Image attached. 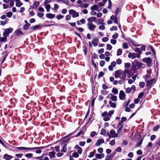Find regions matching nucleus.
Returning a JSON list of instances; mask_svg holds the SVG:
<instances>
[{
	"mask_svg": "<svg viewBox=\"0 0 160 160\" xmlns=\"http://www.w3.org/2000/svg\"><path fill=\"white\" fill-rule=\"evenodd\" d=\"M122 53V50L120 49H119L118 50L117 52V56H119L121 55Z\"/></svg>",
	"mask_w": 160,
	"mask_h": 160,
	"instance_id": "obj_37",
	"label": "nucleus"
},
{
	"mask_svg": "<svg viewBox=\"0 0 160 160\" xmlns=\"http://www.w3.org/2000/svg\"><path fill=\"white\" fill-rule=\"evenodd\" d=\"M122 47L123 48L125 49H127L128 48V44L126 42L122 44Z\"/></svg>",
	"mask_w": 160,
	"mask_h": 160,
	"instance_id": "obj_39",
	"label": "nucleus"
},
{
	"mask_svg": "<svg viewBox=\"0 0 160 160\" xmlns=\"http://www.w3.org/2000/svg\"><path fill=\"white\" fill-rule=\"evenodd\" d=\"M41 147H35V148H27L25 147H18L17 148L18 149L23 150H34L35 149L40 148Z\"/></svg>",
	"mask_w": 160,
	"mask_h": 160,
	"instance_id": "obj_6",
	"label": "nucleus"
},
{
	"mask_svg": "<svg viewBox=\"0 0 160 160\" xmlns=\"http://www.w3.org/2000/svg\"><path fill=\"white\" fill-rule=\"evenodd\" d=\"M87 27L89 30L93 31L95 30L96 28V26L92 23L88 22L87 23Z\"/></svg>",
	"mask_w": 160,
	"mask_h": 160,
	"instance_id": "obj_5",
	"label": "nucleus"
},
{
	"mask_svg": "<svg viewBox=\"0 0 160 160\" xmlns=\"http://www.w3.org/2000/svg\"><path fill=\"white\" fill-rule=\"evenodd\" d=\"M98 151L100 153H102L103 152V149L102 148H100L98 149Z\"/></svg>",
	"mask_w": 160,
	"mask_h": 160,
	"instance_id": "obj_61",
	"label": "nucleus"
},
{
	"mask_svg": "<svg viewBox=\"0 0 160 160\" xmlns=\"http://www.w3.org/2000/svg\"><path fill=\"white\" fill-rule=\"evenodd\" d=\"M155 82V80L154 79L149 80L147 82L146 86L149 88L150 87L153 83Z\"/></svg>",
	"mask_w": 160,
	"mask_h": 160,
	"instance_id": "obj_13",
	"label": "nucleus"
},
{
	"mask_svg": "<svg viewBox=\"0 0 160 160\" xmlns=\"http://www.w3.org/2000/svg\"><path fill=\"white\" fill-rule=\"evenodd\" d=\"M102 88L106 90L108 88V87L105 84H103Z\"/></svg>",
	"mask_w": 160,
	"mask_h": 160,
	"instance_id": "obj_63",
	"label": "nucleus"
},
{
	"mask_svg": "<svg viewBox=\"0 0 160 160\" xmlns=\"http://www.w3.org/2000/svg\"><path fill=\"white\" fill-rule=\"evenodd\" d=\"M105 26L104 25V24H101L99 26V27H98V28L99 29L101 30H104L105 29Z\"/></svg>",
	"mask_w": 160,
	"mask_h": 160,
	"instance_id": "obj_38",
	"label": "nucleus"
},
{
	"mask_svg": "<svg viewBox=\"0 0 160 160\" xmlns=\"http://www.w3.org/2000/svg\"><path fill=\"white\" fill-rule=\"evenodd\" d=\"M97 20V18L94 17H92L90 18H89L87 19V21L88 22L92 23L93 21H94L96 22Z\"/></svg>",
	"mask_w": 160,
	"mask_h": 160,
	"instance_id": "obj_17",
	"label": "nucleus"
},
{
	"mask_svg": "<svg viewBox=\"0 0 160 160\" xmlns=\"http://www.w3.org/2000/svg\"><path fill=\"white\" fill-rule=\"evenodd\" d=\"M104 117V118H103V120L105 121H107L110 120V118L109 116H107Z\"/></svg>",
	"mask_w": 160,
	"mask_h": 160,
	"instance_id": "obj_40",
	"label": "nucleus"
},
{
	"mask_svg": "<svg viewBox=\"0 0 160 160\" xmlns=\"http://www.w3.org/2000/svg\"><path fill=\"white\" fill-rule=\"evenodd\" d=\"M89 1L88 0H85L82 1L81 0H78L77 3L79 4V6L81 8H87L89 5Z\"/></svg>",
	"mask_w": 160,
	"mask_h": 160,
	"instance_id": "obj_2",
	"label": "nucleus"
},
{
	"mask_svg": "<svg viewBox=\"0 0 160 160\" xmlns=\"http://www.w3.org/2000/svg\"><path fill=\"white\" fill-rule=\"evenodd\" d=\"M135 62L136 63V65L137 67L140 68L141 67L142 65V64L141 62H139L138 61H135Z\"/></svg>",
	"mask_w": 160,
	"mask_h": 160,
	"instance_id": "obj_33",
	"label": "nucleus"
},
{
	"mask_svg": "<svg viewBox=\"0 0 160 160\" xmlns=\"http://www.w3.org/2000/svg\"><path fill=\"white\" fill-rule=\"evenodd\" d=\"M142 61L143 62L147 63L148 67L151 66V64L152 62L151 58L148 57L147 58H143L142 59Z\"/></svg>",
	"mask_w": 160,
	"mask_h": 160,
	"instance_id": "obj_8",
	"label": "nucleus"
},
{
	"mask_svg": "<svg viewBox=\"0 0 160 160\" xmlns=\"http://www.w3.org/2000/svg\"><path fill=\"white\" fill-rule=\"evenodd\" d=\"M12 31L13 29L12 28H10L6 29L4 30V32L3 33V35L7 37L10 33L12 32Z\"/></svg>",
	"mask_w": 160,
	"mask_h": 160,
	"instance_id": "obj_4",
	"label": "nucleus"
},
{
	"mask_svg": "<svg viewBox=\"0 0 160 160\" xmlns=\"http://www.w3.org/2000/svg\"><path fill=\"white\" fill-rule=\"evenodd\" d=\"M98 42L99 40L98 39H97L96 38H94L92 41V42L94 47H96L98 46Z\"/></svg>",
	"mask_w": 160,
	"mask_h": 160,
	"instance_id": "obj_15",
	"label": "nucleus"
},
{
	"mask_svg": "<svg viewBox=\"0 0 160 160\" xmlns=\"http://www.w3.org/2000/svg\"><path fill=\"white\" fill-rule=\"evenodd\" d=\"M108 2H109V5L108 7V8L110 9H111L112 3V2L111 1V0H108Z\"/></svg>",
	"mask_w": 160,
	"mask_h": 160,
	"instance_id": "obj_53",
	"label": "nucleus"
},
{
	"mask_svg": "<svg viewBox=\"0 0 160 160\" xmlns=\"http://www.w3.org/2000/svg\"><path fill=\"white\" fill-rule=\"evenodd\" d=\"M41 148H38V149H37V150L36 151H35V152L36 153H37V154H40L42 152V151L41 150H40V149L41 148H42V147H41Z\"/></svg>",
	"mask_w": 160,
	"mask_h": 160,
	"instance_id": "obj_48",
	"label": "nucleus"
},
{
	"mask_svg": "<svg viewBox=\"0 0 160 160\" xmlns=\"http://www.w3.org/2000/svg\"><path fill=\"white\" fill-rule=\"evenodd\" d=\"M140 56H139V55H138L137 53L129 52L128 55V57L129 58H131L133 59L136 58H140Z\"/></svg>",
	"mask_w": 160,
	"mask_h": 160,
	"instance_id": "obj_9",
	"label": "nucleus"
},
{
	"mask_svg": "<svg viewBox=\"0 0 160 160\" xmlns=\"http://www.w3.org/2000/svg\"><path fill=\"white\" fill-rule=\"evenodd\" d=\"M29 14L30 16H33L35 15V13L32 10L29 11Z\"/></svg>",
	"mask_w": 160,
	"mask_h": 160,
	"instance_id": "obj_58",
	"label": "nucleus"
},
{
	"mask_svg": "<svg viewBox=\"0 0 160 160\" xmlns=\"http://www.w3.org/2000/svg\"><path fill=\"white\" fill-rule=\"evenodd\" d=\"M41 26L40 25H37L34 26L33 27V30L36 29H39L41 28Z\"/></svg>",
	"mask_w": 160,
	"mask_h": 160,
	"instance_id": "obj_52",
	"label": "nucleus"
},
{
	"mask_svg": "<svg viewBox=\"0 0 160 160\" xmlns=\"http://www.w3.org/2000/svg\"><path fill=\"white\" fill-rule=\"evenodd\" d=\"M16 34L17 35H22L23 34L22 32L20 29H18L16 31Z\"/></svg>",
	"mask_w": 160,
	"mask_h": 160,
	"instance_id": "obj_36",
	"label": "nucleus"
},
{
	"mask_svg": "<svg viewBox=\"0 0 160 160\" xmlns=\"http://www.w3.org/2000/svg\"><path fill=\"white\" fill-rule=\"evenodd\" d=\"M110 42L112 44L115 45L117 43V40L115 39H111Z\"/></svg>",
	"mask_w": 160,
	"mask_h": 160,
	"instance_id": "obj_46",
	"label": "nucleus"
},
{
	"mask_svg": "<svg viewBox=\"0 0 160 160\" xmlns=\"http://www.w3.org/2000/svg\"><path fill=\"white\" fill-rule=\"evenodd\" d=\"M118 36V34L117 33H115L114 34H113L112 36V38H113L116 39L117 38Z\"/></svg>",
	"mask_w": 160,
	"mask_h": 160,
	"instance_id": "obj_54",
	"label": "nucleus"
},
{
	"mask_svg": "<svg viewBox=\"0 0 160 160\" xmlns=\"http://www.w3.org/2000/svg\"><path fill=\"white\" fill-rule=\"evenodd\" d=\"M55 15L51 13H48L46 14V17L49 19H52L54 18Z\"/></svg>",
	"mask_w": 160,
	"mask_h": 160,
	"instance_id": "obj_16",
	"label": "nucleus"
},
{
	"mask_svg": "<svg viewBox=\"0 0 160 160\" xmlns=\"http://www.w3.org/2000/svg\"><path fill=\"white\" fill-rule=\"evenodd\" d=\"M30 25V24L29 23H27V24H26L25 25H24L23 28L25 30H27L28 28V27Z\"/></svg>",
	"mask_w": 160,
	"mask_h": 160,
	"instance_id": "obj_41",
	"label": "nucleus"
},
{
	"mask_svg": "<svg viewBox=\"0 0 160 160\" xmlns=\"http://www.w3.org/2000/svg\"><path fill=\"white\" fill-rule=\"evenodd\" d=\"M110 98L112 99V101L114 102H116L117 101V97L114 96H113L112 97H111Z\"/></svg>",
	"mask_w": 160,
	"mask_h": 160,
	"instance_id": "obj_43",
	"label": "nucleus"
},
{
	"mask_svg": "<svg viewBox=\"0 0 160 160\" xmlns=\"http://www.w3.org/2000/svg\"><path fill=\"white\" fill-rule=\"evenodd\" d=\"M104 52V49L103 48H102L99 50L98 51V53L99 54H101Z\"/></svg>",
	"mask_w": 160,
	"mask_h": 160,
	"instance_id": "obj_59",
	"label": "nucleus"
},
{
	"mask_svg": "<svg viewBox=\"0 0 160 160\" xmlns=\"http://www.w3.org/2000/svg\"><path fill=\"white\" fill-rule=\"evenodd\" d=\"M13 157L12 156L9 155L7 154H5L3 157V158L6 160H10Z\"/></svg>",
	"mask_w": 160,
	"mask_h": 160,
	"instance_id": "obj_18",
	"label": "nucleus"
},
{
	"mask_svg": "<svg viewBox=\"0 0 160 160\" xmlns=\"http://www.w3.org/2000/svg\"><path fill=\"white\" fill-rule=\"evenodd\" d=\"M119 98L120 100H125L126 99V94L123 91H121L119 94Z\"/></svg>",
	"mask_w": 160,
	"mask_h": 160,
	"instance_id": "obj_11",
	"label": "nucleus"
},
{
	"mask_svg": "<svg viewBox=\"0 0 160 160\" xmlns=\"http://www.w3.org/2000/svg\"><path fill=\"white\" fill-rule=\"evenodd\" d=\"M105 63V62L103 60L101 61L99 63L100 66L102 67H103L104 66Z\"/></svg>",
	"mask_w": 160,
	"mask_h": 160,
	"instance_id": "obj_55",
	"label": "nucleus"
},
{
	"mask_svg": "<svg viewBox=\"0 0 160 160\" xmlns=\"http://www.w3.org/2000/svg\"><path fill=\"white\" fill-rule=\"evenodd\" d=\"M33 156V154L31 153H28L26 154L25 156L28 158H30Z\"/></svg>",
	"mask_w": 160,
	"mask_h": 160,
	"instance_id": "obj_44",
	"label": "nucleus"
},
{
	"mask_svg": "<svg viewBox=\"0 0 160 160\" xmlns=\"http://www.w3.org/2000/svg\"><path fill=\"white\" fill-rule=\"evenodd\" d=\"M104 140L102 139H98L95 143V145L97 146H99L101 144L104 143Z\"/></svg>",
	"mask_w": 160,
	"mask_h": 160,
	"instance_id": "obj_14",
	"label": "nucleus"
},
{
	"mask_svg": "<svg viewBox=\"0 0 160 160\" xmlns=\"http://www.w3.org/2000/svg\"><path fill=\"white\" fill-rule=\"evenodd\" d=\"M134 50L135 52H138V53H137V54L138 55H139V56H140L142 51L140 50V49L138 48H136Z\"/></svg>",
	"mask_w": 160,
	"mask_h": 160,
	"instance_id": "obj_27",
	"label": "nucleus"
},
{
	"mask_svg": "<svg viewBox=\"0 0 160 160\" xmlns=\"http://www.w3.org/2000/svg\"><path fill=\"white\" fill-rule=\"evenodd\" d=\"M12 13L11 12H8L6 13V15L8 18H10L12 15Z\"/></svg>",
	"mask_w": 160,
	"mask_h": 160,
	"instance_id": "obj_34",
	"label": "nucleus"
},
{
	"mask_svg": "<svg viewBox=\"0 0 160 160\" xmlns=\"http://www.w3.org/2000/svg\"><path fill=\"white\" fill-rule=\"evenodd\" d=\"M67 150V145H64L62 147V149L61 150L62 152H65Z\"/></svg>",
	"mask_w": 160,
	"mask_h": 160,
	"instance_id": "obj_32",
	"label": "nucleus"
},
{
	"mask_svg": "<svg viewBox=\"0 0 160 160\" xmlns=\"http://www.w3.org/2000/svg\"><path fill=\"white\" fill-rule=\"evenodd\" d=\"M106 133V131L104 129H102L100 132V134L103 135H105Z\"/></svg>",
	"mask_w": 160,
	"mask_h": 160,
	"instance_id": "obj_35",
	"label": "nucleus"
},
{
	"mask_svg": "<svg viewBox=\"0 0 160 160\" xmlns=\"http://www.w3.org/2000/svg\"><path fill=\"white\" fill-rule=\"evenodd\" d=\"M131 91V88H128L126 89L125 92L127 93H129Z\"/></svg>",
	"mask_w": 160,
	"mask_h": 160,
	"instance_id": "obj_50",
	"label": "nucleus"
},
{
	"mask_svg": "<svg viewBox=\"0 0 160 160\" xmlns=\"http://www.w3.org/2000/svg\"><path fill=\"white\" fill-rule=\"evenodd\" d=\"M9 21V19L8 18H6L4 21H1L0 23L1 25L4 26L6 23H7Z\"/></svg>",
	"mask_w": 160,
	"mask_h": 160,
	"instance_id": "obj_25",
	"label": "nucleus"
},
{
	"mask_svg": "<svg viewBox=\"0 0 160 160\" xmlns=\"http://www.w3.org/2000/svg\"><path fill=\"white\" fill-rule=\"evenodd\" d=\"M116 153V152H114L112 154L107 156L106 157L105 160H112Z\"/></svg>",
	"mask_w": 160,
	"mask_h": 160,
	"instance_id": "obj_12",
	"label": "nucleus"
},
{
	"mask_svg": "<svg viewBox=\"0 0 160 160\" xmlns=\"http://www.w3.org/2000/svg\"><path fill=\"white\" fill-rule=\"evenodd\" d=\"M108 39H109V38L108 37H105L103 38H102V40L103 42H106L108 40Z\"/></svg>",
	"mask_w": 160,
	"mask_h": 160,
	"instance_id": "obj_56",
	"label": "nucleus"
},
{
	"mask_svg": "<svg viewBox=\"0 0 160 160\" xmlns=\"http://www.w3.org/2000/svg\"><path fill=\"white\" fill-rule=\"evenodd\" d=\"M7 37L3 36V37H0V42H5L7 39Z\"/></svg>",
	"mask_w": 160,
	"mask_h": 160,
	"instance_id": "obj_29",
	"label": "nucleus"
},
{
	"mask_svg": "<svg viewBox=\"0 0 160 160\" xmlns=\"http://www.w3.org/2000/svg\"><path fill=\"white\" fill-rule=\"evenodd\" d=\"M107 135L108 136L109 138H116L118 136V133H117L116 131L112 129L110 130V133H108Z\"/></svg>",
	"mask_w": 160,
	"mask_h": 160,
	"instance_id": "obj_3",
	"label": "nucleus"
},
{
	"mask_svg": "<svg viewBox=\"0 0 160 160\" xmlns=\"http://www.w3.org/2000/svg\"><path fill=\"white\" fill-rule=\"evenodd\" d=\"M38 10L40 12H44V9L42 7H39L38 9Z\"/></svg>",
	"mask_w": 160,
	"mask_h": 160,
	"instance_id": "obj_64",
	"label": "nucleus"
},
{
	"mask_svg": "<svg viewBox=\"0 0 160 160\" xmlns=\"http://www.w3.org/2000/svg\"><path fill=\"white\" fill-rule=\"evenodd\" d=\"M145 85V83L143 82H140L139 83V86L142 88L144 87Z\"/></svg>",
	"mask_w": 160,
	"mask_h": 160,
	"instance_id": "obj_51",
	"label": "nucleus"
},
{
	"mask_svg": "<svg viewBox=\"0 0 160 160\" xmlns=\"http://www.w3.org/2000/svg\"><path fill=\"white\" fill-rule=\"evenodd\" d=\"M112 47L110 44H108L107 45V49L110 50L112 49Z\"/></svg>",
	"mask_w": 160,
	"mask_h": 160,
	"instance_id": "obj_45",
	"label": "nucleus"
},
{
	"mask_svg": "<svg viewBox=\"0 0 160 160\" xmlns=\"http://www.w3.org/2000/svg\"><path fill=\"white\" fill-rule=\"evenodd\" d=\"M109 103L110 104V106L113 108H115L116 107V105L115 103L112 102L111 101H109Z\"/></svg>",
	"mask_w": 160,
	"mask_h": 160,
	"instance_id": "obj_30",
	"label": "nucleus"
},
{
	"mask_svg": "<svg viewBox=\"0 0 160 160\" xmlns=\"http://www.w3.org/2000/svg\"><path fill=\"white\" fill-rule=\"evenodd\" d=\"M43 4L46 9L47 12H49L51 8L50 5L49 4H48V3L45 4L44 3H43Z\"/></svg>",
	"mask_w": 160,
	"mask_h": 160,
	"instance_id": "obj_23",
	"label": "nucleus"
},
{
	"mask_svg": "<svg viewBox=\"0 0 160 160\" xmlns=\"http://www.w3.org/2000/svg\"><path fill=\"white\" fill-rule=\"evenodd\" d=\"M37 15L39 18H42L44 16V14L42 13L38 12L37 13Z\"/></svg>",
	"mask_w": 160,
	"mask_h": 160,
	"instance_id": "obj_49",
	"label": "nucleus"
},
{
	"mask_svg": "<svg viewBox=\"0 0 160 160\" xmlns=\"http://www.w3.org/2000/svg\"><path fill=\"white\" fill-rule=\"evenodd\" d=\"M160 127L159 125H157L155 127L153 128V130L154 131H157L158 130L159 128Z\"/></svg>",
	"mask_w": 160,
	"mask_h": 160,
	"instance_id": "obj_62",
	"label": "nucleus"
},
{
	"mask_svg": "<svg viewBox=\"0 0 160 160\" xmlns=\"http://www.w3.org/2000/svg\"><path fill=\"white\" fill-rule=\"evenodd\" d=\"M39 5V3L38 1H35L34 2L32 7L33 8H37Z\"/></svg>",
	"mask_w": 160,
	"mask_h": 160,
	"instance_id": "obj_28",
	"label": "nucleus"
},
{
	"mask_svg": "<svg viewBox=\"0 0 160 160\" xmlns=\"http://www.w3.org/2000/svg\"><path fill=\"white\" fill-rule=\"evenodd\" d=\"M127 70L124 71H122L121 70H118L115 72V77L116 78H119L121 79L124 80L126 77V73L127 72Z\"/></svg>",
	"mask_w": 160,
	"mask_h": 160,
	"instance_id": "obj_1",
	"label": "nucleus"
},
{
	"mask_svg": "<svg viewBox=\"0 0 160 160\" xmlns=\"http://www.w3.org/2000/svg\"><path fill=\"white\" fill-rule=\"evenodd\" d=\"M105 155L104 153L101 154H95V158L97 159H100L104 157Z\"/></svg>",
	"mask_w": 160,
	"mask_h": 160,
	"instance_id": "obj_19",
	"label": "nucleus"
},
{
	"mask_svg": "<svg viewBox=\"0 0 160 160\" xmlns=\"http://www.w3.org/2000/svg\"><path fill=\"white\" fill-rule=\"evenodd\" d=\"M114 111L111 110L108 113L107 111H105L102 114V116L105 117L107 116H108L109 117H111V116L113 114Z\"/></svg>",
	"mask_w": 160,
	"mask_h": 160,
	"instance_id": "obj_10",
	"label": "nucleus"
},
{
	"mask_svg": "<svg viewBox=\"0 0 160 160\" xmlns=\"http://www.w3.org/2000/svg\"><path fill=\"white\" fill-rule=\"evenodd\" d=\"M99 7L97 5H94L91 8V11L97 10L98 11Z\"/></svg>",
	"mask_w": 160,
	"mask_h": 160,
	"instance_id": "obj_24",
	"label": "nucleus"
},
{
	"mask_svg": "<svg viewBox=\"0 0 160 160\" xmlns=\"http://www.w3.org/2000/svg\"><path fill=\"white\" fill-rule=\"evenodd\" d=\"M14 4V2L13 0H10V6L11 7H12Z\"/></svg>",
	"mask_w": 160,
	"mask_h": 160,
	"instance_id": "obj_57",
	"label": "nucleus"
},
{
	"mask_svg": "<svg viewBox=\"0 0 160 160\" xmlns=\"http://www.w3.org/2000/svg\"><path fill=\"white\" fill-rule=\"evenodd\" d=\"M117 30V28L116 26H113L110 28V30L111 31H113L114 30L116 31Z\"/></svg>",
	"mask_w": 160,
	"mask_h": 160,
	"instance_id": "obj_47",
	"label": "nucleus"
},
{
	"mask_svg": "<svg viewBox=\"0 0 160 160\" xmlns=\"http://www.w3.org/2000/svg\"><path fill=\"white\" fill-rule=\"evenodd\" d=\"M111 20L113 21V22L117 24H118V22L117 19V18L116 17H115L114 15H112L110 17Z\"/></svg>",
	"mask_w": 160,
	"mask_h": 160,
	"instance_id": "obj_21",
	"label": "nucleus"
},
{
	"mask_svg": "<svg viewBox=\"0 0 160 160\" xmlns=\"http://www.w3.org/2000/svg\"><path fill=\"white\" fill-rule=\"evenodd\" d=\"M96 21V22L98 25L104 24V20L102 18L97 19Z\"/></svg>",
	"mask_w": 160,
	"mask_h": 160,
	"instance_id": "obj_22",
	"label": "nucleus"
},
{
	"mask_svg": "<svg viewBox=\"0 0 160 160\" xmlns=\"http://www.w3.org/2000/svg\"><path fill=\"white\" fill-rule=\"evenodd\" d=\"M16 2V6L18 7H20L23 4L20 1V0H15Z\"/></svg>",
	"mask_w": 160,
	"mask_h": 160,
	"instance_id": "obj_20",
	"label": "nucleus"
},
{
	"mask_svg": "<svg viewBox=\"0 0 160 160\" xmlns=\"http://www.w3.org/2000/svg\"><path fill=\"white\" fill-rule=\"evenodd\" d=\"M69 13L71 15H72V17L73 18L78 17L79 15L78 12H76L73 9L69 10Z\"/></svg>",
	"mask_w": 160,
	"mask_h": 160,
	"instance_id": "obj_7",
	"label": "nucleus"
},
{
	"mask_svg": "<svg viewBox=\"0 0 160 160\" xmlns=\"http://www.w3.org/2000/svg\"><path fill=\"white\" fill-rule=\"evenodd\" d=\"M112 92L115 94H117L118 93V90L115 88H113L112 90Z\"/></svg>",
	"mask_w": 160,
	"mask_h": 160,
	"instance_id": "obj_31",
	"label": "nucleus"
},
{
	"mask_svg": "<svg viewBox=\"0 0 160 160\" xmlns=\"http://www.w3.org/2000/svg\"><path fill=\"white\" fill-rule=\"evenodd\" d=\"M104 75V73L103 72H101L99 73L98 77V78H100L103 76Z\"/></svg>",
	"mask_w": 160,
	"mask_h": 160,
	"instance_id": "obj_60",
	"label": "nucleus"
},
{
	"mask_svg": "<svg viewBox=\"0 0 160 160\" xmlns=\"http://www.w3.org/2000/svg\"><path fill=\"white\" fill-rule=\"evenodd\" d=\"M56 153L53 152H49V155L51 158H54Z\"/></svg>",
	"mask_w": 160,
	"mask_h": 160,
	"instance_id": "obj_26",
	"label": "nucleus"
},
{
	"mask_svg": "<svg viewBox=\"0 0 160 160\" xmlns=\"http://www.w3.org/2000/svg\"><path fill=\"white\" fill-rule=\"evenodd\" d=\"M72 156L74 158H77L79 157V154L77 152L73 153L72 154Z\"/></svg>",
	"mask_w": 160,
	"mask_h": 160,
	"instance_id": "obj_42",
	"label": "nucleus"
}]
</instances>
